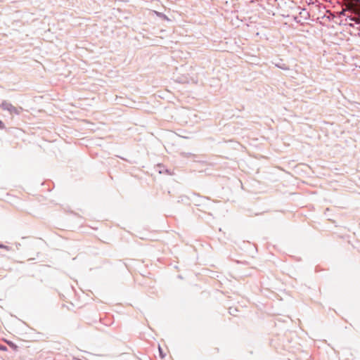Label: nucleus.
Returning <instances> with one entry per match:
<instances>
[{
    "label": "nucleus",
    "instance_id": "f257e3e1",
    "mask_svg": "<svg viewBox=\"0 0 360 360\" xmlns=\"http://www.w3.org/2000/svg\"><path fill=\"white\" fill-rule=\"evenodd\" d=\"M0 108H1L4 110L8 111L11 115H19L22 110V108H17L14 107L11 103L6 101H3L1 103Z\"/></svg>",
    "mask_w": 360,
    "mask_h": 360
},
{
    "label": "nucleus",
    "instance_id": "f03ea898",
    "mask_svg": "<svg viewBox=\"0 0 360 360\" xmlns=\"http://www.w3.org/2000/svg\"><path fill=\"white\" fill-rule=\"evenodd\" d=\"M155 13H156V15L161 19H162L164 20H167V21H170V19L163 13H160V12H155Z\"/></svg>",
    "mask_w": 360,
    "mask_h": 360
},
{
    "label": "nucleus",
    "instance_id": "7ed1b4c3",
    "mask_svg": "<svg viewBox=\"0 0 360 360\" xmlns=\"http://www.w3.org/2000/svg\"><path fill=\"white\" fill-rule=\"evenodd\" d=\"M276 66L277 68L284 70H289V68L284 63H279L276 64Z\"/></svg>",
    "mask_w": 360,
    "mask_h": 360
},
{
    "label": "nucleus",
    "instance_id": "20e7f679",
    "mask_svg": "<svg viewBox=\"0 0 360 360\" xmlns=\"http://www.w3.org/2000/svg\"><path fill=\"white\" fill-rule=\"evenodd\" d=\"M6 342L9 345V347H11L13 350L16 351L18 349V347L13 342L6 341Z\"/></svg>",
    "mask_w": 360,
    "mask_h": 360
},
{
    "label": "nucleus",
    "instance_id": "39448f33",
    "mask_svg": "<svg viewBox=\"0 0 360 360\" xmlns=\"http://www.w3.org/2000/svg\"><path fill=\"white\" fill-rule=\"evenodd\" d=\"M304 13H306V16H304V19H307V18L309 16V14L304 8H302V11L300 12V15H304Z\"/></svg>",
    "mask_w": 360,
    "mask_h": 360
},
{
    "label": "nucleus",
    "instance_id": "423d86ee",
    "mask_svg": "<svg viewBox=\"0 0 360 360\" xmlns=\"http://www.w3.org/2000/svg\"><path fill=\"white\" fill-rule=\"evenodd\" d=\"M159 352H160V356L161 358H164L165 356V354L163 353L161 347L159 346Z\"/></svg>",
    "mask_w": 360,
    "mask_h": 360
},
{
    "label": "nucleus",
    "instance_id": "0eeeda50",
    "mask_svg": "<svg viewBox=\"0 0 360 360\" xmlns=\"http://www.w3.org/2000/svg\"><path fill=\"white\" fill-rule=\"evenodd\" d=\"M0 248H2V249H6L7 250H8L10 248L8 246H6L4 244H0Z\"/></svg>",
    "mask_w": 360,
    "mask_h": 360
},
{
    "label": "nucleus",
    "instance_id": "6e6552de",
    "mask_svg": "<svg viewBox=\"0 0 360 360\" xmlns=\"http://www.w3.org/2000/svg\"><path fill=\"white\" fill-rule=\"evenodd\" d=\"M0 350L1 351H7V347L3 345H0Z\"/></svg>",
    "mask_w": 360,
    "mask_h": 360
},
{
    "label": "nucleus",
    "instance_id": "1a4fd4ad",
    "mask_svg": "<svg viewBox=\"0 0 360 360\" xmlns=\"http://www.w3.org/2000/svg\"><path fill=\"white\" fill-rule=\"evenodd\" d=\"M5 128V124H4V122L0 120V129H4Z\"/></svg>",
    "mask_w": 360,
    "mask_h": 360
},
{
    "label": "nucleus",
    "instance_id": "9d476101",
    "mask_svg": "<svg viewBox=\"0 0 360 360\" xmlns=\"http://www.w3.org/2000/svg\"><path fill=\"white\" fill-rule=\"evenodd\" d=\"M293 20L296 22H300V20H299V18L297 16H295L293 18Z\"/></svg>",
    "mask_w": 360,
    "mask_h": 360
},
{
    "label": "nucleus",
    "instance_id": "9b49d317",
    "mask_svg": "<svg viewBox=\"0 0 360 360\" xmlns=\"http://www.w3.org/2000/svg\"><path fill=\"white\" fill-rule=\"evenodd\" d=\"M354 4L356 6H360V0H354Z\"/></svg>",
    "mask_w": 360,
    "mask_h": 360
},
{
    "label": "nucleus",
    "instance_id": "f8f14e48",
    "mask_svg": "<svg viewBox=\"0 0 360 360\" xmlns=\"http://www.w3.org/2000/svg\"><path fill=\"white\" fill-rule=\"evenodd\" d=\"M345 12H346V10H342V11L340 13V15H345Z\"/></svg>",
    "mask_w": 360,
    "mask_h": 360
},
{
    "label": "nucleus",
    "instance_id": "ddd939ff",
    "mask_svg": "<svg viewBox=\"0 0 360 360\" xmlns=\"http://www.w3.org/2000/svg\"><path fill=\"white\" fill-rule=\"evenodd\" d=\"M347 18H349V19L350 20H352V21H354V18H352V17H351V16H348V17H347Z\"/></svg>",
    "mask_w": 360,
    "mask_h": 360
},
{
    "label": "nucleus",
    "instance_id": "4468645a",
    "mask_svg": "<svg viewBox=\"0 0 360 360\" xmlns=\"http://www.w3.org/2000/svg\"><path fill=\"white\" fill-rule=\"evenodd\" d=\"M72 360H82V359H79V358H77V357H73V358H72Z\"/></svg>",
    "mask_w": 360,
    "mask_h": 360
},
{
    "label": "nucleus",
    "instance_id": "2eb2a0df",
    "mask_svg": "<svg viewBox=\"0 0 360 360\" xmlns=\"http://www.w3.org/2000/svg\"><path fill=\"white\" fill-rule=\"evenodd\" d=\"M229 313L231 314V315H234V313H233V311H231V309H230V311Z\"/></svg>",
    "mask_w": 360,
    "mask_h": 360
}]
</instances>
